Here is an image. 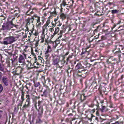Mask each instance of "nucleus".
<instances>
[{"mask_svg":"<svg viewBox=\"0 0 124 124\" xmlns=\"http://www.w3.org/2000/svg\"><path fill=\"white\" fill-rule=\"evenodd\" d=\"M40 79L43 84H44L46 83V80L45 79V77L44 76H42Z\"/></svg>","mask_w":124,"mask_h":124,"instance_id":"f3484780","label":"nucleus"},{"mask_svg":"<svg viewBox=\"0 0 124 124\" xmlns=\"http://www.w3.org/2000/svg\"><path fill=\"white\" fill-rule=\"evenodd\" d=\"M22 54L24 55V57L25 58H26V55L25 54V52H23L22 53Z\"/></svg>","mask_w":124,"mask_h":124,"instance_id":"ea45409f","label":"nucleus"},{"mask_svg":"<svg viewBox=\"0 0 124 124\" xmlns=\"http://www.w3.org/2000/svg\"><path fill=\"white\" fill-rule=\"evenodd\" d=\"M54 35H55L54 34H53L52 35L51 37L52 38H53L54 36Z\"/></svg>","mask_w":124,"mask_h":124,"instance_id":"603ef678","label":"nucleus"},{"mask_svg":"<svg viewBox=\"0 0 124 124\" xmlns=\"http://www.w3.org/2000/svg\"><path fill=\"white\" fill-rule=\"evenodd\" d=\"M34 86L36 87H38L40 85V83L39 82H35L34 81Z\"/></svg>","mask_w":124,"mask_h":124,"instance_id":"412c9836","label":"nucleus"},{"mask_svg":"<svg viewBox=\"0 0 124 124\" xmlns=\"http://www.w3.org/2000/svg\"><path fill=\"white\" fill-rule=\"evenodd\" d=\"M37 122L38 123H41L42 122V121L40 119H39V120L37 121Z\"/></svg>","mask_w":124,"mask_h":124,"instance_id":"58836bf2","label":"nucleus"},{"mask_svg":"<svg viewBox=\"0 0 124 124\" xmlns=\"http://www.w3.org/2000/svg\"><path fill=\"white\" fill-rule=\"evenodd\" d=\"M4 68L3 66H1L0 67V70L1 71H3L4 70Z\"/></svg>","mask_w":124,"mask_h":124,"instance_id":"f704fd0d","label":"nucleus"},{"mask_svg":"<svg viewBox=\"0 0 124 124\" xmlns=\"http://www.w3.org/2000/svg\"><path fill=\"white\" fill-rule=\"evenodd\" d=\"M89 120L91 121H92V118H89Z\"/></svg>","mask_w":124,"mask_h":124,"instance_id":"6e6d98bb","label":"nucleus"},{"mask_svg":"<svg viewBox=\"0 0 124 124\" xmlns=\"http://www.w3.org/2000/svg\"><path fill=\"white\" fill-rule=\"evenodd\" d=\"M95 119L96 120H97V118L96 117H95Z\"/></svg>","mask_w":124,"mask_h":124,"instance_id":"680f3d73","label":"nucleus"},{"mask_svg":"<svg viewBox=\"0 0 124 124\" xmlns=\"http://www.w3.org/2000/svg\"><path fill=\"white\" fill-rule=\"evenodd\" d=\"M41 35V42L42 43L44 41V39H45V35L44 33V29L43 31L42 32Z\"/></svg>","mask_w":124,"mask_h":124,"instance_id":"9d476101","label":"nucleus"},{"mask_svg":"<svg viewBox=\"0 0 124 124\" xmlns=\"http://www.w3.org/2000/svg\"><path fill=\"white\" fill-rule=\"evenodd\" d=\"M42 102V101H38V106H39V107L40 106H40V105L41 104Z\"/></svg>","mask_w":124,"mask_h":124,"instance_id":"72a5a7b5","label":"nucleus"},{"mask_svg":"<svg viewBox=\"0 0 124 124\" xmlns=\"http://www.w3.org/2000/svg\"><path fill=\"white\" fill-rule=\"evenodd\" d=\"M34 20L33 19V16L31 18H28L27 20V24H29L30 23H32Z\"/></svg>","mask_w":124,"mask_h":124,"instance_id":"f8f14e48","label":"nucleus"},{"mask_svg":"<svg viewBox=\"0 0 124 124\" xmlns=\"http://www.w3.org/2000/svg\"><path fill=\"white\" fill-rule=\"evenodd\" d=\"M39 40H38L36 41V43L35 44V46L36 47H37L39 45Z\"/></svg>","mask_w":124,"mask_h":124,"instance_id":"4c0bfd02","label":"nucleus"},{"mask_svg":"<svg viewBox=\"0 0 124 124\" xmlns=\"http://www.w3.org/2000/svg\"><path fill=\"white\" fill-rule=\"evenodd\" d=\"M26 49H27V48H24V50L25 51V52H26L27 51V50H26Z\"/></svg>","mask_w":124,"mask_h":124,"instance_id":"09e8293b","label":"nucleus"},{"mask_svg":"<svg viewBox=\"0 0 124 124\" xmlns=\"http://www.w3.org/2000/svg\"><path fill=\"white\" fill-rule=\"evenodd\" d=\"M87 97V96L85 95L84 94H83L82 95H81L80 97V98L81 100H82L84 101L86 97Z\"/></svg>","mask_w":124,"mask_h":124,"instance_id":"a211bd4d","label":"nucleus"},{"mask_svg":"<svg viewBox=\"0 0 124 124\" xmlns=\"http://www.w3.org/2000/svg\"><path fill=\"white\" fill-rule=\"evenodd\" d=\"M24 58L22 55L20 54L18 59V62L21 65L23 66L24 65L26 64Z\"/></svg>","mask_w":124,"mask_h":124,"instance_id":"39448f33","label":"nucleus"},{"mask_svg":"<svg viewBox=\"0 0 124 124\" xmlns=\"http://www.w3.org/2000/svg\"><path fill=\"white\" fill-rule=\"evenodd\" d=\"M91 80L93 81L92 83V85H93L94 84H96V79L95 76H94L92 77L91 78Z\"/></svg>","mask_w":124,"mask_h":124,"instance_id":"2eb2a0df","label":"nucleus"},{"mask_svg":"<svg viewBox=\"0 0 124 124\" xmlns=\"http://www.w3.org/2000/svg\"><path fill=\"white\" fill-rule=\"evenodd\" d=\"M33 12L31 11L30 12V13H32Z\"/></svg>","mask_w":124,"mask_h":124,"instance_id":"774afa93","label":"nucleus"},{"mask_svg":"<svg viewBox=\"0 0 124 124\" xmlns=\"http://www.w3.org/2000/svg\"><path fill=\"white\" fill-rule=\"evenodd\" d=\"M54 27H51L49 29V31H50L51 32H52V31H54Z\"/></svg>","mask_w":124,"mask_h":124,"instance_id":"c9c22d12","label":"nucleus"},{"mask_svg":"<svg viewBox=\"0 0 124 124\" xmlns=\"http://www.w3.org/2000/svg\"><path fill=\"white\" fill-rule=\"evenodd\" d=\"M111 124H120L118 121H116L115 122V123Z\"/></svg>","mask_w":124,"mask_h":124,"instance_id":"37998d69","label":"nucleus"},{"mask_svg":"<svg viewBox=\"0 0 124 124\" xmlns=\"http://www.w3.org/2000/svg\"><path fill=\"white\" fill-rule=\"evenodd\" d=\"M50 18L49 17L48 18V19L46 21V23L44 25L43 27V30L44 29V28H46L49 24L50 23Z\"/></svg>","mask_w":124,"mask_h":124,"instance_id":"1a4fd4ad","label":"nucleus"},{"mask_svg":"<svg viewBox=\"0 0 124 124\" xmlns=\"http://www.w3.org/2000/svg\"><path fill=\"white\" fill-rule=\"evenodd\" d=\"M38 63H34L33 64V65H35V64H37Z\"/></svg>","mask_w":124,"mask_h":124,"instance_id":"5fc2aeb1","label":"nucleus"},{"mask_svg":"<svg viewBox=\"0 0 124 124\" xmlns=\"http://www.w3.org/2000/svg\"><path fill=\"white\" fill-rule=\"evenodd\" d=\"M37 102H36L35 105V108L36 109L38 112V116L39 117H41L43 113V109L42 106H40L39 108L38 109L37 108Z\"/></svg>","mask_w":124,"mask_h":124,"instance_id":"20e7f679","label":"nucleus"},{"mask_svg":"<svg viewBox=\"0 0 124 124\" xmlns=\"http://www.w3.org/2000/svg\"><path fill=\"white\" fill-rule=\"evenodd\" d=\"M41 24V23L40 22V21L37 22L36 23V25L37 26L39 27H40Z\"/></svg>","mask_w":124,"mask_h":124,"instance_id":"a878e982","label":"nucleus"},{"mask_svg":"<svg viewBox=\"0 0 124 124\" xmlns=\"http://www.w3.org/2000/svg\"><path fill=\"white\" fill-rule=\"evenodd\" d=\"M15 38L13 36H10L5 38L4 39L3 44L5 45L10 44L15 41Z\"/></svg>","mask_w":124,"mask_h":124,"instance_id":"f257e3e1","label":"nucleus"},{"mask_svg":"<svg viewBox=\"0 0 124 124\" xmlns=\"http://www.w3.org/2000/svg\"><path fill=\"white\" fill-rule=\"evenodd\" d=\"M49 90L48 88H47L43 92V95L45 97H47L49 95Z\"/></svg>","mask_w":124,"mask_h":124,"instance_id":"6e6552de","label":"nucleus"},{"mask_svg":"<svg viewBox=\"0 0 124 124\" xmlns=\"http://www.w3.org/2000/svg\"><path fill=\"white\" fill-rule=\"evenodd\" d=\"M55 24L57 26L60 27L62 25V24L60 21H59L55 23Z\"/></svg>","mask_w":124,"mask_h":124,"instance_id":"b1692460","label":"nucleus"},{"mask_svg":"<svg viewBox=\"0 0 124 124\" xmlns=\"http://www.w3.org/2000/svg\"><path fill=\"white\" fill-rule=\"evenodd\" d=\"M33 19H36V21H39L40 20V17L39 16H38L37 15H35L33 16Z\"/></svg>","mask_w":124,"mask_h":124,"instance_id":"ddd939ff","label":"nucleus"},{"mask_svg":"<svg viewBox=\"0 0 124 124\" xmlns=\"http://www.w3.org/2000/svg\"><path fill=\"white\" fill-rule=\"evenodd\" d=\"M60 57L57 55L53 56V64L54 65H57L60 62Z\"/></svg>","mask_w":124,"mask_h":124,"instance_id":"0eeeda50","label":"nucleus"},{"mask_svg":"<svg viewBox=\"0 0 124 124\" xmlns=\"http://www.w3.org/2000/svg\"><path fill=\"white\" fill-rule=\"evenodd\" d=\"M72 114H70L68 115L69 116H72Z\"/></svg>","mask_w":124,"mask_h":124,"instance_id":"4d7b16f0","label":"nucleus"},{"mask_svg":"<svg viewBox=\"0 0 124 124\" xmlns=\"http://www.w3.org/2000/svg\"><path fill=\"white\" fill-rule=\"evenodd\" d=\"M91 118L93 117H94V116L91 114Z\"/></svg>","mask_w":124,"mask_h":124,"instance_id":"bf43d9fd","label":"nucleus"},{"mask_svg":"<svg viewBox=\"0 0 124 124\" xmlns=\"http://www.w3.org/2000/svg\"><path fill=\"white\" fill-rule=\"evenodd\" d=\"M68 54V53H66V55H67Z\"/></svg>","mask_w":124,"mask_h":124,"instance_id":"338daca9","label":"nucleus"},{"mask_svg":"<svg viewBox=\"0 0 124 124\" xmlns=\"http://www.w3.org/2000/svg\"><path fill=\"white\" fill-rule=\"evenodd\" d=\"M3 88L2 84H0V93L3 91Z\"/></svg>","mask_w":124,"mask_h":124,"instance_id":"393cba45","label":"nucleus"},{"mask_svg":"<svg viewBox=\"0 0 124 124\" xmlns=\"http://www.w3.org/2000/svg\"><path fill=\"white\" fill-rule=\"evenodd\" d=\"M65 25H63L62 26V29H63V28H64V27H65Z\"/></svg>","mask_w":124,"mask_h":124,"instance_id":"49530a36","label":"nucleus"},{"mask_svg":"<svg viewBox=\"0 0 124 124\" xmlns=\"http://www.w3.org/2000/svg\"><path fill=\"white\" fill-rule=\"evenodd\" d=\"M67 15L64 13H62L60 15V18L62 19V21H63L66 18Z\"/></svg>","mask_w":124,"mask_h":124,"instance_id":"9b49d317","label":"nucleus"},{"mask_svg":"<svg viewBox=\"0 0 124 124\" xmlns=\"http://www.w3.org/2000/svg\"><path fill=\"white\" fill-rule=\"evenodd\" d=\"M25 47L27 49V48H28V46H25Z\"/></svg>","mask_w":124,"mask_h":124,"instance_id":"864d4df0","label":"nucleus"},{"mask_svg":"<svg viewBox=\"0 0 124 124\" xmlns=\"http://www.w3.org/2000/svg\"><path fill=\"white\" fill-rule=\"evenodd\" d=\"M38 34L39 33L38 32H36L34 33L33 35H34L35 36H37L38 35Z\"/></svg>","mask_w":124,"mask_h":124,"instance_id":"a19ab883","label":"nucleus"},{"mask_svg":"<svg viewBox=\"0 0 124 124\" xmlns=\"http://www.w3.org/2000/svg\"><path fill=\"white\" fill-rule=\"evenodd\" d=\"M28 64L27 66L28 68H30L31 67V63L29 61H28Z\"/></svg>","mask_w":124,"mask_h":124,"instance_id":"c756f323","label":"nucleus"},{"mask_svg":"<svg viewBox=\"0 0 124 124\" xmlns=\"http://www.w3.org/2000/svg\"><path fill=\"white\" fill-rule=\"evenodd\" d=\"M94 105L93 104H92L91 105H89V106L90 107H93Z\"/></svg>","mask_w":124,"mask_h":124,"instance_id":"a18cd8bd","label":"nucleus"},{"mask_svg":"<svg viewBox=\"0 0 124 124\" xmlns=\"http://www.w3.org/2000/svg\"><path fill=\"white\" fill-rule=\"evenodd\" d=\"M34 29V26H33V27L32 29L30 31H31V32H30L29 33V34L30 35H31V34H32Z\"/></svg>","mask_w":124,"mask_h":124,"instance_id":"e433bc0d","label":"nucleus"},{"mask_svg":"<svg viewBox=\"0 0 124 124\" xmlns=\"http://www.w3.org/2000/svg\"><path fill=\"white\" fill-rule=\"evenodd\" d=\"M26 97L27 98L25 103L23 107V110L25 109L26 108L30 106L31 102L30 96L29 95H26Z\"/></svg>","mask_w":124,"mask_h":124,"instance_id":"7ed1b4c3","label":"nucleus"},{"mask_svg":"<svg viewBox=\"0 0 124 124\" xmlns=\"http://www.w3.org/2000/svg\"><path fill=\"white\" fill-rule=\"evenodd\" d=\"M84 54V52H82V54Z\"/></svg>","mask_w":124,"mask_h":124,"instance_id":"69168bd1","label":"nucleus"},{"mask_svg":"<svg viewBox=\"0 0 124 124\" xmlns=\"http://www.w3.org/2000/svg\"><path fill=\"white\" fill-rule=\"evenodd\" d=\"M1 117H2V115L0 113V119Z\"/></svg>","mask_w":124,"mask_h":124,"instance_id":"13d9d810","label":"nucleus"},{"mask_svg":"<svg viewBox=\"0 0 124 124\" xmlns=\"http://www.w3.org/2000/svg\"><path fill=\"white\" fill-rule=\"evenodd\" d=\"M66 2L64 1H63L61 5L60 6L62 9H63L62 6H63L64 7L65 6L67 5Z\"/></svg>","mask_w":124,"mask_h":124,"instance_id":"aec40b11","label":"nucleus"},{"mask_svg":"<svg viewBox=\"0 0 124 124\" xmlns=\"http://www.w3.org/2000/svg\"><path fill=\"white\" fill-rule=\"evenodd\" d=\"M63 32V31L62 30H61L60 31L59 33H58V34L59 35L57 38V40H60V38L62 36Z\"/></svg>","mask_w":124,"mask_h":124,"instance_id":"dca6fc26","label":"nucleus"},{"mask_svg":"<svg viewBox=\"0 0 124 124\" xmlns=\"http://www.w3.org/2000/svg\"><path fill=\"white\" fill-rule=\"evenodd\" d=\"M17 26L12 23H4L2 26V29L4 30H9L13 26H15L16 28Z\"/></svg>","mask_w":124,"mask_h":124,"instance_id":"f03ea898","label":"nucleus"},{"mask_svg":"<svg viewBox=\"0 0 124 124\" xmlns=\"http://www.w3.org/2000/svg\"><path fill=\"white\" fill-rule=\"evenodd\" d=\"M112 13L113 14H114L118 12V11L116 9L112 10L111 11Z\"/></svg>","mask_w":124,"mask_h":124,"instance_id":"7c9ffc66","label":"nucleus"},{"mask_svg":"<svg viewBox=\"0 0 124 124\" xmlns=\"http://www.w3.org/2000/svg\"><path fill=\"white\" fill-rule=\"evenodd\" d=\"M109 107H110V108H112V104H111V105H110L109 106Z\"/></svg>","mask_w":124,"mask_h":124,"instance_id":"3c124183","label":"nucleus"},{"mask_svg":"<svg viewBox=\"0 0 124 124\" xmlns=\"http://www.w3.org/2000/svg\"><path fill=\"white\" fill-rule=\"evenodd\" d=\"M116 25H114V26L113 28H114L116 27Z\"/></svg>","mask_w":124,"mask_h":124,"instance_id":"e2e57ef3","label":"nucleus"},{"mask_svg":"<svg viewBox=\"0 0 124 124\" xmlns=\"http://www.w3.org/2000/svg\"><path fill=\"white\" fill-rule=\"evenodd\" d=\"M31 54L35 58V60L36 59H37L36 54L34 53L33 52H31Z\"/></svg>","mask_w":124,"mask_h":124,"instance_id":"473e14b6","label":"nucleus"},{"mask_svg":"<svg viewBox=\"0 0 124 124\" xmlns=\"http://www.w3.org/2000/svg\"><path fill=\"white\" fill-rule=\"evenodd\" d=\"M57 33L56 32H55V31H54V33H53L55 35Z\"/></svg>","mask_w":124,"mask_h":124,"instance_id":"8fccbe9b","label":"nucleus"},{"mask_svg":"<svg viewBox=\"0 0 124 124\" xmlns=\"http://www.w3.org/2000/svg\"><path fill=\"white\" fill-rule=\"evenodd\" d=\"M24 93L23 92L22 93V94L21 96V103L22 104L23 101L24 99Z\"/></svg>","mask_w":124,"mask_h":124,"instance_id":"6ab92c4d","label":"nucleus"},{"mask_svg":"<svg viewBox=\"0 0 124 124\" xmlns=\"http://www.w3.org/2000/svg\"><path fill=\"white\" fill-rule=\"evenodd\" d=\"M99 35H100V34H98L97 35L95 36L94 37L95 38V39H97L99 37Z\"/></svg>","mask_w":124,"mask_h":124,"instance_id":"79ce46f5","label":"nucleus"},{"mask_svg":"<svg viewBox=\"0 0 124 124\" xmlns=\"http://www.w3.org/2000/svg\"><path fill=\"white\" fill-rule=\"evenodd\" d=\"M83 67L80 63H78L76 66L75 69L76 70H78L79 69H82L83 68Z\"/></svg>","mask_w":124,"mask_h":124,"instance_id":"4468645a","label":"nucleus"},{"mask_svg":"<svg viewBox=\"0 0 124 124\" xmlns=\"http://www.w3.org/2000/svg\"><path fill=\"white\" fill-rule=\"evenodd\" d=\"M51 23L52 24V26H48V27H55L56 25V24H55V23L54 24V23H53V22H52Z\"/></svg>","mask_w":124,"mask_h":124,"instance_id":"c85d7f7f","label":"nucleus"},{"mask_svg":"<svg viewBox=\"0 0 124 124\" xmlns=\"http://www.w3.org/2000/svg\"><path fill=\"white\" fill-rule=\"evenodd\" d=\"M116 52H119V51H116Z\"/></svg>","mask_w":124,"mask_h":124,"instance_id":"0e129e2a","label":"nucleus"},{"mask_svg":"<svg viewBox=\"0 0 124 124\" xmlns=\"http://www.w3.org/2000/svg\"><path fill=\"white\" fill-rule=\"evenodd\" d=\"M42 18H43V20L42 19V21L43 23H44V19H45V18L43 17H42Z\"/></svg>","mask_w":124,"mask_h":124,"instance_id":"de8ad7c7","label":"nucleus"},{"mask_svg":"<svg viewBox=\"0 0 124 124\" xmlns=\"http://www.w3.org/2000/svg\"><path fill=\"white\" fill-rule=\"evenodd\" d=\"M35 51L36 52H37L38 53V54H39V52L40 53V55H41L42 54V51L40 50H38L37 49H35Z\"/></svg>","mask_w":124,"mask_h":124,"instance_id":"cd10ccee","label":"nucleus"},{"mask_svg":"<svg viewBox=\"0 0 124 124\" xmlns=\"http://www.w3.org/2000/svg\"><path fill=\"white\" fill-rule=\"evenodd\" d=\"M52 51L51 48L50 46L48 45L47 46V49L46 52L50 53Z\"/></svg>","mask_w":124,"mask_h":124,"instance_id":"4be33fe9","label":"nucleus"},{"mask_svg":"<svg viewBox=\"0 0 124 124\" xmlns=\"http://www.w3.org/2000/svg\"><path fill=\"white\" fill-rule=\"evenodd\" d=\"M49 52H47L46 51V52L45 54V57L47 59L48 57H49Z\"/></svg>","mask_w":124,"mask_h":124,"instance_id":"5701e85b","label":"nucleus"},{"mask_svg":"<svg viewBox=\"0 0 124 124\" xmlns=\"http://www.w3.org/2000/svg\"><path fill=\"white\" fill-rule=\"evenodd\" d=\"M59 17L58 16H57L56 18H54V21L55 24L58 22V21L59 19Z\"/></svg>","mask_w":124,"mask_h":124,"instance_id":"bb28decb","label":"nucleus"},{"mask_svg":"<svg viewBox=\"0 0 124 124\" xmlns=\"http://www.w3.org/2000/svg\"><path fill=\"white\" fill-rule=\"evenodd\" d=\"M105 108V107L104 106H103L102 107V109L101 110V111L102 112L103 111V110Z\"/></svg>","mask_w":124,"mask_h":124,"instance_id":"c03bdc74","label":"nucleus"},{"mask_svg":"<svg viewBox=\"0 0 124 124\" xmlns=\"http://www.w3.org/2000/svg\"><path fill=\"white\" fill-rule=\"evenodd\" d=\"M69 58H67V61H68V60H69Z\"/></svg>","mask_w":124,"mask_h":124,"instance_id":"052dcab7","label":"nucleus"},{"mask_svg":"<svg viewBox=\"0 0 124 124\" xmlns=\"http://www.w3.org/2000/svg\"><path fill=\"white\" fill-rule=\"evenodd\" d=\"M2 83L4 85L7 86L9 84V79L8 77L5 76H3L1 78Z\"/></svg>","mask_w":124,"mask_h":124,"instance_id":"423d86ee","label":"nucleus"},{"mask_svg":"<svg viewBox=\"0 0 124 124\" xmlns=\"http://www.w3.org/2000/svg\"><path fill=\"white\" fill-rule=\"evenodd\" d=\"M55 30L54 31L57 33L59 30V28L58 27L55 28Z\"/></svg>","mask_w":124,"mask_h":124,"instance_id":"2f4dec72","label":"nucleus"}]
</instances>
